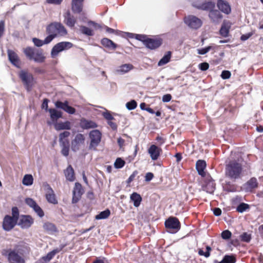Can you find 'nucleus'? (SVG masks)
<instances>
[{
  "label": "nucleus",
  "instance_id": "f257e3e1",
  "mask_svg": "<svg viewBox=\"0 0 263 263\" xmlns=\"http://www.w3.org/2000/svg\"><path fill=\"white\" fill-rule=\"evenodd\" d=\"M27 252L26 246L18 245L13 249L3 250L2 254L7 257L9 263H25L24 254Z\"/></svg>",
  "mask_w": 263,
  "mask_h": 263
},
{
  "label": "nucleus",
  "instance_id": "f03ea898",
  "mask_svg": "<svg viewBox=\"0 0 263 263\" xmlns=\"http://www.w3.org/2000/svg\"><path fill=\"white\" fill-rule=\"evenodd\" d=\"M242 167L241 164L236 160L230 161L225 168L226 177L233 181L240 179L242 177Z\"/></svg>",
  "mask_w": 263,
  "mask_h": 263
},
{
  "label": "nucleus",
  "instance_id": "7ed1b4c3",
  "mask_svg": "<svg viewBox=\"0 0 263 263\" xmlns=\"http://www.w3.org/2000/svg\"><path fill=\"white\" fill-rule=\"evenodd\" d=\"M23 51L29 60H33L36 63H43L45 60L46 57L42 49L28 47L24 49Z\"/></svg>",
  "mask_w": 263,
  "mask_h": 263
},
{
  "label": "nucleus",
  "instance_id": "20e7f679",
  "mask_svg": "<svg viewBox=\"0 0 263 263\" xmlns=\"http://www.w3.org/2000/svg\"><path fill=\"white\" fill-rule=\"evenodd\" d=\"M165 228L170 233L177 232L181 227L180 222L176 217H171L167 219L164 223Z\"/></svg>",
  "mask_w": 263,
  "mask_h": 263
},
{
  "label": "nucleus",
  "instance_id": "39448f33",
  "mask_svg": "<svg viewBox=\"0 0 263 263\" xmlns=\"http://www.w3.org/2000/svg\"><path fill=\"white\" fill-rule=\"evenodd\" d=\"M73 44L69 42H62L55 45L51 49V56L52 58H55L58 54L65 50L71 48Z\"/></svg>",
  "mask_w": 263,
  "mask_h": 263
},
{
  "label": "nucleus",
  "instance_id": "423d86ee",
  "mask_svg": "<svg viewBox=\"0 0 263 263\" xmlns=\"http://www.w3.org/2000/svg\"><path fill=\"white\" fill-rule=\"evenodd\" d=\"M184 23L190 28L192 29H198L202 25V21L193 15H190L184 17Z\"/></svg>",
  "mask_w": 263,
  "mask_h": 263
},
{
  "label": "nucleus",
  "instance_id": "0eeeda50",
  "mask_svg": "<svg viewBox=\"0 0 263 263\" xmlns=\"http://www.w3.org/2000/svg\"><path fill=\"white\" fill-rule=\"evenodd\" d=\"M28 91H30L33 85V77L32 75L27 71L22 70L19 74Z\"/></svg>",
  "mask_w": 263,
  "mask_h": 263
},
{
  "label": "nucleus",
  "instance_id": "6e6552de",
  "mask_svg": "<svg viewBox=\"0 0 263 263\" xmlns=\"http://www.w3.org/2000/svg\"><path fill=\"white\" fill-rule=\"evenodd\" d=\"M43 186L45 191L46 198L47 201L53 204H57L58 202V200L56 199L54 191L50 185L49 184L45 183L44 184Z\"/></svg>",
  "mask_w": 263,
  "mask_h": 263
},
{
  "label": "nucleus",
  "instance_id": "1a4fd4ad",
  "mask_svg": "<svg viewBox=\"0 0 263 263\" xmlns=\"http://www.w3.org/2000/svg\"><path fill=\"white\" fill-rule=\"evenodd\" d=\"M85 138L83 134H78L74 139L71 141V149L77 152L80 149L81 147L84 145Z\"/></svg>",
  "mask_w": 263,
  "mask_h": 263
},
{
  "label": "nucleus",
  "instance_id": "9d476101",
  "mask_svg": "<svg viewBox=\"0 0 263 263\" xmlns=\"http://www.w3.org/2000/svg\"><path fill=\"white\" fill-rule=\"evenodd\" d=\"M17 221L14 218L9 215L5 216L3 222V228L7 231H9L12 229L16 225Z\"/></svg>",
  "mask_w": 263,
  "mask_h": 263
},
{
  "label": "nucleus",
  "instance_id": "9b49d317",
  "mask_svg": "<svg viewBox=\"0 0 263 263\" xmlns=\"http://www.w3.org/2000/svg\"><path fill=\"white\" fill-rule=\"evenodd\" d=\"M33 223V219L28 215H22L20 216L18 225L23 229H27L31 227Z\"/></svg>",
  "mask_w": 263,
  "mask_h": 263
},
{
  "label": "nucleus",
  "instance_id": "f8f14e48",
  "mask_svg": "<svg viewBox=\"0 0 263 263\" xmlns=\"http://www.w3.org/2000/svg\"><path fill=\"white\" fill-rule=\"evenodd\" d=\"M215 185L216 184L214 180L211 176H209L205 180L203 189L207 193L213 194L215 190Z\"/></svg>",
  "mask_w": 263,
  "mask_h": 263
},
{
  "label": "nucleus",
  "instance_id": "ddd939ff",
  "mask_svg": "<svg viewBox=\"0 0 263 263\" xmlns=\"http://www.w3.org/2000/svg\"><path fill=\"white\" fill-rule=\"evenodd\" d=\"M89 138L90 139L89 148L96 149L99 145V130L95 129L91 131L89 133Z\"/></svg>",
  "mask_w": 263,
  "mask_h": 263
},
{
  "label": "nucleus",
  "instance_id": "4468645a",
  "mask_svg": "<svg viewBox=\"0 0 263 263\" xmlns=\"http://www.w3.org/2000/svg\"><path fill=\"white\" fill-rule=\"evenodd\" d=\"M25 203L30 208H32L35 213L40 217H42L44 213L41 208L37 205L36 202L31 198H27L25 199Z\"/></svg>",
  "mask_w": 263,
  "mask_h": 263
},
{
  "label": "nucleus",
  "instance_id": "2eb2a0df",
  "mask_svg": "<svg viewBox=\"0 0 263 263\" xmlns=\"http://www.w3.org/2000/svg\"><path fill=\"white\" fill-rule=\"evenodd\" d=\"M84 192L80 183L76 182L73 190L72 203H77Z\"/></svg>",
  "mask_w": 263,
  "mask_h": 263
},
{
  "label": "nucleus",
  "instance_id": "dca6fc26",
  "mask_svg": "<svg viewBox=\"0 0 263 263\" xmlns=\"http://www.w3.org/2000/svg\"><path fill=\"white\" fill-rule=\"evenodd\" d=\"M55 106L57 108L62 109L69 114H74L76 112V109L69 106L67 101L64 102L58 101L55 103Z\"/></svg>",
  "mask_w": 263,
  "mask_h": 263
},
{
  "label": "nucleus",
  "instance_id": "f3484780",
  "mask_svg": "<svg viewBox=\"0 0 263 263\" xmlns=\"http://www.w3.org/2000/svg\"><path fill=\"white\" fill-rule=\"evenodd\" d=\"M217 6L220 11L226 14H229L231 12V7L229 3L224 0H218Z\"/></svg>",
  "mask_w": 263,
  "mask_h": 263
},
{
  "label": "nucleus",
  "instance_id": "a211bd4d",
  "mask_svg": "<svg viewBox=\"0 0 263 263\" xmlns=\"http://www.w3.org/2000/svg\"><path fill=\"white\" fill-rule=\"evenodd\" d=\"M162 44L161 39L148 38L145 46L150 49H155L158 48Z\"/></svg>",
  "mask_w": 263,
  "mask_h": 263
},
{
  "label": "nucleus",
  "instance_id": "6ab92c4d",
  "mask_svg": "<svg viewBox=\"0 0 263 263\" xmlns=\"http://www.w3.org/2000/svg\"><path fill=\"white\" fill-rule=\"evenodd\" d=\"M209 16L211 21L215 24L219 23L222 18V15L220 12L214 9L209 11Z\"/></svg>",
  "mask_w": 263,
  "mask_h": 263
},
{
  "label": "nucleus",
  "instance_id": "aec40b11",
  "mask_svg": "<svg viewBox=\"0 0 263 263\" xmlns=\"http://www.w3.org/2000/svg\"><path fill=\"white\" fill-rule=\"evenodd\" d=\"M231 25L232 23L230 21L224 20L219 30L220 34L223 37H228Z\"/></svg>",
  "mask_w": 263,
  "mask_h": 263
},
{
  "label": "nucleus",
  "instance_id": "412c9836",
  "mask_svg": "<svg viewBox=\"0 0 263 263\" xmlns=\"http://www.w3.org/2000/svg\"><path fill=\"white\" fill-rule=\"evenodd\" d=\"M8 55L10 62L16 67L20 68L21 62L17 54L11 50H8Z\"/></svg>",
  "mask_w": 263,
  "mask_h": 263
},
{
  "label": "nucleus",
  "instance_id": "4be33fe9",
  "mask_svg": "<svg viewBox=\"0 0 263 263\" xmlns=\"http://www.w3.org/2000/svg\"><path fill=\"white\" fill-rule=\"evenodd\" d=\"M258 183L255 177L251 178L244 185V188L246 192H251L253 189L257 187Z\"/></svg>",
  "mask_w": 263,
  "mask_h": 263
},
{
  "label": "nucleus",
  "instance_id": "5701e85b",
  "mask_svg": "<svg viewBox=\"0 0 263 263\" xmlns=\"http://www.w3.org/2000/svg\"><path fill=\"white\" fill-rule=\"evenodd\" d=\"M161 149L155 145H152L148 148V152L153 160H157L160 156Z\"/></svg>",
  "mask_w": 263,
  "mask_h": 263
},
{
  "label": "nucleus",
  "instance_id": "b1692460",
  "mask_svg": "<svg viewBox=\"0 0 263 263\" xmlns=\"http://www.w3.org/2000/svg\"><path fill=\"white\" fill-rule=\"evenodd\" d=\"M206 162L204 160H198L196 162V168L198 172V174L202 177H204L205 176V172H204V170L206 167Z\"/></svg>",
  "mask_w": 263,
  "mask_h": 263
},
{
  "label": "nucleus",
  "instance_id": "393cba45",
  "mask_svg": "<svg viewBox=\"0 0 263 263\" xmlns=\"http://www.w3.org/2000/svg\"><path fill=\"white\" fill-rule=\"evenodd\" d=\"M48 112L50 114V119L54 124L57 122L58 120L62 117V112L54 108L49 109Z\"/></svg>",
  "mask_w": 263,
  "mask_h": 263
},
{
  "label": "nucleus",
  "instance_id": "a878e982",
  "mask_svg": "<svg viewBox=\"0 0 263 263\" xmlns=\"http://www.w3.org/2000/svg\"><path fill=\"white\" fill-rule=\"evenodd\" d=\"M64 22L69 27H74L76 20L74 17L71 15L69 11L66 12L64 15Z\"/></svg>",
  "mask_w": 263,
  "mask_h": 263
},
{
  "label": "nucleus",
  "instance_id": "bb28decb",
  "mask_svg": "<svg viewBox=\"0 0 263 263\" xmlns=\"http://www.w3.org/2000/svg\"><path fill=\"white\" fill-rule=\"evenodd\" d=\"M80 125L82 128L85 129L97 127V124L95 122L84 118L81 120Z\"/></svg>",
  "mask_w": 263,
  "mask_h": 263
},
{
  "label": "nucleus",
  "instance_id": "cd10ccee",
  "mask_svg": "<svg viewBox=\"0 0 263 263\" xmlns=\"http://www.w3.org/2000/svg\"><path fill=\"white\" fill-rule=\"evenodd\" d=\"M195 7L198 9L206 11L209 10L210 11L211 10L214 9L215 7V4L213 2H205L196 6Z\"/></svg>",
  "mask_w": 263,
  "mask_h": 263
},
{
  "label": "nucleus",
  "instance_id": "c85d7f7f",
  "mask_svg": "<svg viewBox=\"0 0 263 263\" xmlns=\"http://www.w3.org/2000/svg\"><path fill=\"white\" fill-rule=\"evenodd\" d=\"M133 67V65L130 64H123L116 69V72L117 74H123L128 72L129 70L132 69Z\"/></svg>",
  "mask_w": 263,
  "mask_h": 263
},
{
  "label": "nucleus",
  "instance_id": "c756f323",
  "mask_svg": "<svg viewBox=\"0 0 263 263\" xmlns=\"http://www.w3.org/2000/svg\"><path fill=\"white\" fill-rule=\"evenodd\" d=\"M54 128L57 130L70 129L71 128V123L69 121L56 122L54 124Z\"/></svg>",
  "mask_w": 263,
  "mask_h": 263
},
{
  "label": "nucleus",
  "instance_id": "7c9ffc66",
  "mask_svg": "<svg viewBox=\"0 0 263 263\" xmlns=\"http://www.w3.org/2000/svg\"><path fill=\"white\" fill-rule=\"evenodd\" d=\"M101 43L102 45L106 48L111 50H115L117 45L114 43L111 40L107 38H103L101 40Z\"/></svg>",
  "mask_w": 263,
  "mask_h": 263
},
{
  "label": "nucleus",
  "instance_id": "2f4dec72",
  "mask_svg": "<svg viewBox=\"0 0 263 263\" xmlns=\"http://www.w3.org/2000/svg\"><path fill=\"white\" fill-rule=\"evenodd\" d=\"M84 0H72V10L74 13H80L82 10V3Z\"/></svg>",
  "mask_w": 263,
  "mask_h": 263
},
{
  "label": "nucleus",
  "instance_id": "473e14b6",
  "mask_svg": "<svg viewBox=\"0 0 263 263\" xmlns=\"http://www.w3.org/2000/svg\"><path fill=\"white\" fill-rule=\"evenodd\" d=\"M130 198L133 202L134 205L135 207H138L140 205L142 201V197L139 194L136 192L132 193L130 195Z\"/></svg>",
  "mask_w": 263,
  "mask_h": 263
},
{
  "label": "nucleus",
  "instance_id": "72a5a7b5",
  "mask_svg": "<svg viewBox=\"0 0 263 263\" xmlns=\"http://www.w3.org/2000/svg\"><path fill=\"white\" fill-rule=\"evenodd\" d=\"M61 250L62 248L54 249L49 252L46 256H43L42 258V259L43 260L45 263H47L49 262L55 256V255L59 253Z\"/></svg>",
  "mask_w": 263,
  "mask_h": 263
},
{
  "label": "nucleus",
  "instance_id": "f704fd0d",
  "mask_svg": "<svg viewBox=\"0 0 263 263\" xmlns=\"http://www.w3.org/2000/svg\"><path fill=\"white\" fill-rule=\"evenodd\" d=\"M47 33L53 35L55 37L58 35L56 23H51L46 28Z\"/></svg>",
  "mask_w": 263,
  "mask_h": 263
},
{
  "label": "nucleus",
  "instance_id": "c9c22d12",
  "mask_svg": "<svg viewBox=\"0 0 263 263\" xmlns=\"http://www.w3.org/2000/svg\"><path fill=\"white\" fill-rule=\"evenodd\" d=\"M65 175L67 180L70 181L74 180V171L71 165H69L65 171Z\"/></svg>",
  "mask_w": 263,
  "mask_h": 263
},
{
  "label": "nucleus",
  "instance_id": "e433bc0d",
  "mask_svg": "<svg viewBox=\"0 0 263 263\" xmlns=\"http://www.w3.org/2000/svg\"><path fill=\"white\" fill-rule=\"evenodd\" d=\"M171 51L167 52L158 62V65L161 66L168 63L171 58Z\"/></svg>",
  "mask_w": 263,
  "mask_h": 263
},
{
  "label": "nucleus",
  "instance_id": "4c0bfd02",
  "mask_svg": "<svg viewBox=\"0 0 263 263\" xmlns=\"http://www.w3.org/2000/svg\"><path fill=\"white\" fill-rule=\"evenodd\" d=\"M43 228L46 231H47L49 234H52L54 232H57V231L54 224L48 222H46L44 224Z\"/></svg>",
  "mask_w": 263,
  "mask_h": 263
},
{
  "label": "nucleus",
  "instance_id": "58836bf2",
  "mask_svg": "<svg viewBox=\"0 0 263 263\" xmlns=\"http://www.w3.org/2000/svg\"><path fill=\"white\" fill-rule=\"evenodd\" d=\"M224 190L228 192H235L237 191V186L230 181L226 182Z\"/></svg>",
  "mask_w": 263,
  "mask_h": 263
},
{
  "label": "nucleus",
  "instance_id": "ea45409f",
  "mask_svg": "<svg viewBox=\"0 0 263 263\" xmlns=\"http://www.w3.org/2000/svg\"><path fill=\"white\" fill-rule=\"evenodd\" d=\"M33 178L31 175H25L23 179L22 183L26 186H30L33 184Z\"/></svg>",
  "mask_w": 263,
  "mask_h": 263
},
{
  "label": "nucleus",
  "instance_id": "a19ab883",
  "mask_svg": "<svg viewBox=\"0 0 263 263\" xmlns=\"http://www.w3.org/2000/svg\"><path fill=\"white\" fill-rule=\"evenodd\" d=\"M57 29L59 35L64 36L67 34V31L64 26L60 23H56Z\"/></svg>",
  "mask_w": 263,
  "mask_h": 263
},
{
  "label": "nucleus",
  "instance_id": "79ce46f5",
  "mask_svg": "<svg viewBox=\"0 0 263 263\" xmlns=\"http://www.w3.org/2000/svg\"><path fill=\"white\" fill-rule=\"evenodd\" d=\"M104 111H101L100 110V114L104 118L105 120H106L107 122L109 120H115L114 117L111 114V112L108 110L104 109Z\"/></svg>",
  "mask_w": 263,
  "mask_h": 263
},
{
  "label": "nucleus",
  "instance_id": "37998d69",
  "mask_svg": "<svg viewBox=\"0 0 263 263\" xmlns=\"http://www.w3.org/2000/svg\"><path fill=\"white\" fill-rule=\"evenodd\" d=\"M250 206L248 204L242 202L240 203L236 208V211L239 213H243L245 211L249 210Z\"/></svg>",
  "mask_w": 263,
  "mask_h": 263
},
{
  "label": "nucleus",
  "instance_id": "c03bdc74",
  "mask_svg": "<svg viewBox=\"0 0 263 263\" xmlns=\"http://www.w3.org/2000/svg\"><path fill=\"white\" fill-rule=\"evenodd\" d=\"M211 250V247L207 246H206V251L204 252L202 249H200L198 250V254L200 256H203L206 258H208L210 256Z\"/></svg>",
  "mask_w": 263,
  "mask_h": 263
},
{
  "label": "nucleus",
  "instance_id": "a18cd8bd",
  "mask_svg": "<svg viewBox=\"0 0 263 263\" xmlns=\"http://www.w3.org/2000/svg\"><path fill=\"white\" fill-rule=\"evenodd\" d=\"M80 31L83 34L88 36H91L93 34V29L85 26H81Z\"/></svg>",
  "mask_w": 263,
  "mask_h": 263
},
{
  "label": "nucleus",
  "instance_id": "49530a36",
  "mask_svg": "<svg viewBox=\"0 0 263 263\" xmlns=\"http://www.w3.org/2000/svg\"><path fill=\"white\" fill-rule=\"evenodd\" d=\"M125 164V162L121 158H118L114 163V166L116 168L119 169L122 168Z\"/></svg>",
  "mask_w": 263,
  "mask_h": 263
},
{
  "label": "nucleus",
  "instance_id": "de8ad7c7",
  "mask_svg": "<svg viewBox=\"0 0 263 263\" xmlns=\"http://www.w3.org/2000/svg\"><path fill=\"white\" fill-rule=\"evenodd\" d=\"M137 103L134 100H132L129 102H128L126 104V107L129 110H132L136 108Z\"/></svg>",
  "mask_w": 263,
  "mask_h": 263
},
{
  "label": "nucleus",
  "instance_id": "09e8293b",
  "mask_svg": "<svg viewBox=\"0 0 263 263\" xmlns=\"http://www.w3.org/2000/svg\"><path fill=\"white\" fill-rule=\"evenodd\" d=\"M240 239L242 241L249 242L251 239V235L246 232H244L240 235Z\"/></svg>",
  "mask_w": 263,
  "mask_h": 263
},
{
  "label": "nucleus",
  "instance_id": "8fccbe9b",
  "mask_svg": "<svg viewBox=\"0 0 263 263\" xmlns=\"http://www.w3.org/2000/svg\"><path fill=\"white\" fill-rule=\"evenodd\" d=\"M214 49V47L211 46H207L205 48H202L198 49V53L199 54L203 55L208 53L210 50Z\"/></svg>",
  "mask_w": 263,
  "mask_h": 263
},
{
  "label": "nucleus",
  "instance_id": "3c124183",
  "mask_svg": "<svg viewBox=\"0 0 263 263\" xmlns=\"http://www.w3.org/2000/svg\"><path fill=\"white\" fill-rule=\"evenodd\" d=\"M224 258L227 263H235L236 261V257L233 255H226Z\"/></svg>",
  "mask_w": 263,
  "mask_h": 263
},
{
  "label": "nucleus",
  "instance_id": "603ef678",
  "mask_svg": "<svg viewBox=\"0 0 263 263\" xmlns=\"http://www.w3.org/2000/svg\"><path fill=\"white\" fill-rule=\"evenodd\" d=\"M147 35L144 34H136L135 39L138 41H141L145 45L147 39H148Z\"/></svg>",
  "mask_w": 263,
  "mask_h": 263
},
{
  "label": "nucleus",
  "instance_id": "864d4df0",
  "mask_svg": "<svg viewBox=\"0 0 263 263\" xmlns=\"http://www.w3.org/2000/svg\"><path fill=\"white\" fill-rule=\"evenodd\" d=\"M110 214V211L109 209L100 212V219H104L107 218Z\"/></svg>",
  "mask_w": 263,
  "mask_h": 263
},
{
  "label": "nucleus",
  "instance_id": "5fc2aeb1",
  "mask_svg": "<svg viewBox=\"0 0 263 263\" xmlns=\"http://www.w3.org/2000/svg\"><path fill=\"white\" fill-rule=\"evenodd\" d=\"M221 236L222 239L227 240L231 237L232 233L229 230H224L221 233Z\"/></svg>",
  "mask_w": 263,
  "mask_h": 263
},
{
  "label": "nucleus",
  "instance_id": "6e6d98bb",
  "mask_svg": "<svg viewBox=\"0 0 263 263\" xmlns=\"http://www.w3.org/2000/svg\"><path fill=\"white\" fill-rule=\"evenodd\" d=\"M12 218H14L16 221L18 219L19 212L18 210L16 207H13L12 209Z\"/></svg>",
  "mask_w": 263,
  "mask_h": 263
},
{
  "label": "nucleus",
  "instance_id": "4d7b16f0",
  "mask_svg": "<svg viewBox=\"0 0 263 263\" xmlns=\"http://www.w3.org/2000/svg\"><path fill=\"white\" fill-rule=\"evenodd\" d=\"M105 30L107 32L109 33H113L115 30L111 28H109L104 25H101L100 24V30Z\"/></svg>",
  "mask_w": 263,
  "mask_h": 263
},
{
  "label": "nucleus",
  "instance_id": "13d9d810",
  "mask_svg": "<svg viewBox=\"0 0 263 263\" xmlns=\"http://www.w3.org/2000/svg\"><path fill=\"white\" fill-rule=\"evenodd\" d=\"M32 42L37 47H41L44 45V41L40 40L37 38H33Z\"/></svg>",
  "mask_w": 263,
  "mask_h": 263
},
{
  "label": "nucleus",
  "instance_id": "bf43d9fd",
  "mask_svg": "<svg viewBox=\"0 0 263 263\" xmlns=\"http://www.w3.org/2000/svg\"><path fill=\"white\" fill-rule=\"evenodd\" d=\"M231 72L228 70H223L221 74V77L223 79H228L230 78Z\"/></svg>",
  "mask_w": 263,
  "mask_h": 263
},
{
  "label": "nucleus",
  "instance_id": "052dcab7",
  "mask_svg": "<svg viewBox=\"0 0 263 263\" xmlns=\"http://www.w3.org/2000/svg\"><path fill=\"white\" fill-rule=\"evenodd\" d=\"M70 136V133L67 131H65L59 135V139H67V138Z\"/></svg>",
  "mask_w": 263,
  "mask_h": 263
},
{
  "label": "nucleus",
  "instance_id": "680f3d73",
  "mask_svg": "<svg viewBox=\"0 0 263 263\" xmlns=\"http://www.w3.org/2000/svg\"><path fill=\"white\" fill-rule=\"evenodd\" d=\"M199 68L202 71H205L209 68V65L206 62L201 63L199 65Z\"/></svg>",
  "mask_w": 263,
  "mask_h": 263
},
{
  "label": "nucleus",
  "instance_id": "e2e57ef3",
  "mask_svg": "<svg viewBox=\"0 0 263 263\" xmlns=\"http://www.w3.org/2000/svg\"><path fill=\"white\" fill-rule=\"evenodd\" d=\"M112 121V120H109V121H107V123L109 125V126L110 127V128H111V129L112 130L117 131L118 126L116 123L113 122Z\"/></svg>",
  "mask_w": 263,
  "mask_h": 263
},
{
  "label": "nucleus",
  "instance_id": "0e129e2a",
  "mask_svg": "<svg viewBox=\"0 0 263 263\" xmlns=\"http://www.w3.org/2000/svg\"><path fill=\"white\" fill-rule=\"evenodd\" d=\"M138 172L137 171H135L133 172L132 174L130 175L128 179L127 180L126 182L127 183H130L133 180L135 179L136 175L138 174Z\"/></svg>",
  "mask_w": 263,
  "mask_h": 263
},
{
  "label": "nucleus",
  "instance_id": "69168bd1",
  "mask_svg": "<svg viewBox=\"0 0 263 263\" xmlns=\"http://www.w3.org/2000/svg\"><path fill=\"white\" fill-rule=\"evenodd\" d=\"M61 153L64 156H68L69 155V146L61 147Z\"/></svg>",
  "mask_w": 263,
  "mask_h": 263
},
{
  "label": "nucleus",
  "instance_id": "338daca9",
  "mask_svg": "<svg viewBox=\"0 0 263 263\" xmlns=\"http://www.w3.org/2000/svg\"><path fill=\"white\" fill-rule=\"evenodd\" d=\"M59 143L61 147L69 146V143L68 139H59Z\"/></svg>",
  "mask_w": 263,
  "mask_h": 263
},
{
  "label": "nucleus",
  "instance_id": "774afa93",
  "mask_svg": "<svg viewBox=\"0 0 263 263\" xmlns=\"http://www.w3.org/2000/svg\"><path fill=\"white\" fill-rule=\"evenodd\" d=\"M172 96L170 94H166L163 96L162 100L163 102H168L172 99Z\"/></svg>",
  "mask_w": 263,
  "mask_h": 263
}]
</instances>
